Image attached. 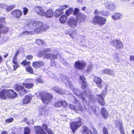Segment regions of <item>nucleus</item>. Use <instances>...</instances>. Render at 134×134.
<instances>
[{"mask_svg":"<svg viewBox=\"0 0 134 134\" xmlns=\"http://www.w3.org/2000/svg\"><path fill=\"white\" fill-rule=\"evenodd\" d=\"M25 27L28 26L30 27H34V32L40 33L41 31H45L48 29L49 27L47 25L43 24L41 22L38 21H28L26 22Z\"/></svg>","mask_w":134,"mask_h":134,"instance_id":"obj_1","label":"nucleus"},{"mask_svg":"<svg viewBox=\"0 0 134 134\" xmlns=\"http://www.w3.org/2000/svg\"><path fill=\"white\" fill-rule=\"evenodd\" d=\"M18 94L11 90H2L0 92V98L3 99H5L6 97L13 98L16 97Z\"/></svg>","mask_w":134,"mask_h":134,"instance_id":"obj_2","label":"nucleus"},{"mask_svg":"<svg viewBox=\"0 0 134 134\" xmlns=\"http://www.w3.org/2000/svg\"><path fill=\"white\" fill-rule=\"evenodd\" d=\"M38 97L41 99L43 102L47 104L51 101V99L52 98V96L50 94H48L45 92H42L39 93Z\"/></svg>","mask_w":134,"mask_h":134,"instance_id":"obj_3","label":"nucleus"},{"mask_svg":"<svg viewBox=\"0 0 134 134\" xmlns=\"http://www.w3.org/2000/svg\"><path fill=\"white\" fill-rule=\"evenodd\" d=\"M76 121L72 122L70 124V126L73 133H74L76 130L80 127L83 124V120L80 118L76 119Z\"/></svg>","mask_w":134,"mask_h":134,"instance_id":"obj_4","label":"nucleus"},{"mask_svg":"<svg viewBox=\"0 0 134 134\" xmlns=\"http://www.w3.org/2000/svg\"><path fill=\"white\" fill-rule=\"evenodd\" d=\"M75 100L74 101H73L74 103H76L77 104L75 106L72 104H70L69 107L71 109L74 110L76 112H79L78 111H82L83 110L82 107L81 106L79 101H78L76 98L74 97H73Z\"/></svg>","mask_w":134,"mask_h":134,"instance_id":"obj_5","label":"nucleus"},{"mask_svg":"<svg viewBox=\"0 0 134 134\" xmlns=\"http://www.w3.org/2000/svg\"><path fill=\"white\" fill-rule=\"evenodd\" d=\"M93 23L95 24H98L102 26L106 22V20L102 17L99 16H95L92 20Z\"/></svg>","mask_w":134,"mask_h":134,"instance_id":"obj_6","label":"nucleus"},{"mask_svg":"<svg viewBox=\"0 0 134 134\" xmlns=\"http://www.w3.org/2000/svg\"><path fill=\"white\" fill-rule=\"evenodd\" d=\"M60 77L61 81L63 82L67 87L70 88H72L73 86L72 82L68 77L63 74H61Z\"/></svg>","mask_w":134,"mask_h":134,"instance_id":"obj_7","label":"nucleus"},{"mask_svg":"<svg viewBox=\"0 0 134 134\" xmlns=\"http://www.w3.org/2000/svg\"><path fill=\"white\" fill-rule=\"evenodd\" d=\"M104 89L105 90L107 89L106 86H105ZM107 91L104 90L101 93V95L98 94L96 95V97L98 99V101L99 104H101L102 106H104L105 104L103 95H105Z\"/></svg>","mask_w":134,"mask_h":134,"instance_id":"obj_8","label":"nucleus"},{"mask_svg":"<svg viewBox=\"0 0 134 134\" xmlns=\"http://www.w3.org/2000/svg\"><path fill=\"white\" fill-rule=\"evenodd\" d=\"M5 23V18H1L0 19V34L1 33L5 34L8 31V28L4 26V24Z\"/></svg>","mask_w":134,"mask_h":134,"instance_id":"obj_9","label":"nucleus"},{"mask_svg":"<svg viewBox=\"0 0 134 134\" xmlns=\"http://www.w3.org/2000/svg\"><path fill=\"white\" fill-rule=\"evenodd\" d=\"M104 5L107 9L110 11H113L115 10L116 8L115 4L111 2H108L105 3Z\"/></svg>","mask_w":134,"mask_h":134,"instance_id":"obj_10","label":"nucleus"},{"mask_svg":"<svg viewBox=\"0 0 134 134\" xmlns=\"http://www.w3.org/2000/svg\"><path fill=\"white\" fill-rule=\"evenodd\" d=\"M73 91L75 94L79 98L82 99L84 102L86 101L85 96H84L81 90L76 88L73 89Z\"/></svg>","mask_w":134,"mask_h":134,"instance_id":"obj_11","label":"nucleus"},{"mask_svg":"<svg viewBox=\"0 0 134 134\" xmlns=\"http://www.w3.org/2000/svg\"><path fill=\"white\" fill-rule=\"evenodd\" d=\"M111 44L116 49H120L123 48L122 42L119 40H115L112 41Z\"/></svg>","mask_w":134,"mask_h":134,"instance_id":"obj_12","label":"nucleus"},{"mask_svg":"<svg viewBox=\"0 0 134 134\" xmlns=\"http://www.w3.org/2000/svg\"><path fill=\"white\" fill-rule=\"evenodd\" d=\"M16 91L18 92L20 96H23L25 93H26L27 91L24 87L22 86L17 85L15 86Z\"/></svg>","mask_w":134,"mask_h":134,"instance_id":"obj_13","label":"nucleus"},{"mask_svg":"<svg viewBox=\"0 0 134 134\" xmlns=\"http://www.w3.org/2000/svg\"><path fill=\"white\" fill-rule=\"evenodd\" d=\"M75 65L76 69L82 70L85 66L86 64L84 62L77 61L75 62Z\"/></svg>","mask_w":134,"mask_h":134,"instance_id":"obj_14","label":"nucleus"},{"mask_svg":"<svg viewBox=\"0 0 134 134\" xmlns=\"http://www.w3.org/2000/svg\"><path fill=\"white\" fill-rule=\"evenodd\" d=\"M68 25L72 28H75L77 26L76 21L73 18L69 19L68 21Z\"/></svg>","mask_w":134,"mask_h":134,"instance_id":"obj_15","label":"nucleus"},{"mask_svg":"<svg viewBox=\"0 0 134 134\" xmlns=\"http://www.w3.org/2000/svg\"><path fill=\"white\" fill-rule=\"evenodd\" d=\"M94 81L96 83L98 87L100 88H102L103 85H105L104 83H102V80L101 79L97 76H94Z\"/></svg>","mask_w":134,"mask_h":134,"instance_id":"obj_16","label":"nucleus"},{"mask_svg":"<svg viewBox=\"0 0 134 134\" xmlns=\"http://www.w3.org/2000/svg\"><path fill=\"white\" fill-rule=\"evenodd\" d=\"M80 81L82 83L81 88H85L87 87L88 85L86 81V79L83 75H81L80 76Z\"/></svg>","mask_w":134,"mask_h":134,"instance_id":"obj_17","label":"nucleus"},{"mask_svg":"<svg viewBox=\"0 0 134 134\" xmlns=\"http://www.w3.org/2000/svg\"><path fill=\"white\" fill-rule=\"evenodd\" d=\"M44 58L46 59H49L51 60H55L57 59V56L56 54L53 53H47L45 55Z\"/></svg>","mask_w":134,"mask_h":134,"instance_id":"obj_18","label":"nucleus"},{"mask_svg":"<svg viewBox=\"0 0 134 134\" xmlns=\"http://www.w3.org/2000/svg\"><path fill=\"white\" fill-rule=\"evenodd\" d=\"M76 19L78 22H83L85 20L86 16L82 13H79L77 15Z\"/></svg>","mask_w":134,"mask_h":134,"instance_id":"obj_19","label":"nucleus"},{"mask_svg":"<svg viewBox=\"0 0 134 134\" xmlns=\"http://www.w3.org/2000/svg\"><path fill=\"white\" fill-rule=\"evenodd\" d=\"M122 17V16L121 14L119 13H114L111 16L112 18L114 20L121 19Z\"/></svg>","mask_w":134,"mask_h":134,"instance_id":"obj_20","label":"nucleus"},{"mask_svg":"<svg viewBox=\"0 0 134 134\" xmlns=\"http://www.w3.org/2000/svg\"><path fill=\"white\" fill-rule=\"evenodd\" d=\"M52 89L53 91L59 94L62 95L64 94V91L60 87L57 86H55L53 87Z\"/></svg>","mask_w":134,"mask_h":134,"instance_id":"obj_21","label":"nucleus"},{"mask_svg":"<svg viewBox=\"0 0 134 134\" xmlns=\"http://www.w3.org/2000/svg\"><path fill=\"white\" fill-rule=\"evenodd\" d=\"M48 75L52 79L55 80L57 82H60V79L58 76L55 75L52 71H49L48 72Z\"/></svg>","mask_w":134,"mask_h":134,"instance_id":"obj_22","label":"nucleus"},{"mask_svg":"<svg viewBox=\"0 0 134 134\" xmlns=\"http://www.w3.org/2000/svg\"><path fill=\"white\" fill-rule=\"evenodd\" d=\"M36 134H46L41 127L39 126H35Z\"/></svg>","mask_w":134,"mask_h":134,"instance_id":"obj_23","label":"nucleus"},{"mask_svg":"<svg viewBox=\"0 0 134 134\" xmlns=\"http://www.w3.org/2000/svg\"><path fill=\"white\" fill-rule=\"evenodd\" d=\"M11 13L14 16L17 18H19L22 14L21 12L18 9L14 10Z\"/></svg>","mask_w":134,"mask_h":134,"instance_id":"obj_24","label":"nucleus"},{"mask_svg":"<svg viewBox=\"0 0 134 134\" xmlns=\"http://www.w3.org/2000/svg\"><path fill=\"white\" fill-rule=\"evenodd\" d=\"M34 9L37 14L42 16L44 15V11L41 7L38 6L36 7H35Z\"/></svg>","mask_w":134,"mask_h":134,"instance_id":"obj_25","label":"nucleus"},{"mask_svg":"<svg viewBox=\"0 0 134 134\" xmlns=\"http://www.w3.org/2000/svg\"><path fill=\"white\" fill-rule=\"evenodd\" d=\"M32 65L34 67L36 68H38L43 66L44 65V63L41 61H37L33 62Z\"/></svg>","mask_w":134,"mask_h":134,"instance_id":"obj_26","label":"nucleus"},{"mask_svg":"<svg viewBox=\"0 0 134 134\" xmlns=\"http://www.w3.org/2000/svg\"><path fill=\"white\" fill-rule=\"evenodd\" d=\"M17 59V56H15L12 59V61L13 63V67L14 70H15L19 66V65L18 64L16 60Z\"/></svg>","mask_w":134,"mask_h":134,"instance_id":"obj_27","label":"nucleus"},{"mask_svg":"<svg viewBox=\"0 0 134 134\" xmlns=\"http://www.w3.org/2000/svg\"><path fill=\"white\" fill-rule=\"evenodd\" d=\"M51 49L50 48H47L43 49L40 52L39 57H41L42 55L44 56L47 53V52H51Z\"/></svg>","mask_w":134,"mask_h":134,"instance_id":"obj_28","label":"nucleus"},{"mask_svg":"<svg viewBox=\"0 0 134 134\" xmlns=\"http://www.w3.org/2000/svg\"><path fill=\"white\" fill-rule=\"evenodd\" d=\"M102 72L103 73L109 75H113L115 74L113 71L109 69H107L104 70H102Z\"/></svg>","mask_w":134,"mask_h":134,"instance_id":"obj_29","label":"nucleus"},{"mask_svg":"<svg viewBox=\"0 0 134 134\" xmlns=\"http://www.w3.org/2000/svg\"><path fill=\"white\" fill-rule=\"evenodd\" d=\"M101 114L104 118H107L108 116V114L105 108H103L101 110Z\"/></svg>","mask_w":134,"mask_h":134,"instance_id":"obj_30","label":"nucleus"},{"mask_svg":"<svg viewBox=\"0 0 134 134\" xmlns=\"http://www.w3.org/2000/svg\"><path fill=\"white\" fill-rule=\"evenodd\" d=\"M64 12V11L62 10H60V9H58L55 10L54 15L56 17H58L60 15H61Z\"/></svg>","mask_w":134,"mask_h":134,"instance_id":"obj_31","label":"nucleus"},{"mask_svg":"<svg viewBox=\"0 0 134 134\" xmlns=\"http://www.w3.org/2000/svg\"><path fill=\"white\" fill-rule=\"evenodd\" d=\"M31 100V98L29 96H26L25 97L23 101L24 104H26L30 102Z\"/></svg>","mask_w":134,"mask_h":134,"instance_id":"obj_32","label":"nucleus"},{"mask_svg":"<svg viewBox=\"0 0 134 134\" xmlns=\"http://www.w3.org/2000/svg\"><path fill=\"white\" fill-rule=\"evenodd\" d=\"M53 12L52 10H48L46 13L45 14L44 13V16H46L47 17H51L53 16Z\"/></svg>","mask_w":134,"mask_h":134,"instance_id":"obj_33","label":"nucleus"},{"mask_svg":"<svg viewBox=\"0 0 134 134\" xmlns=\"http://www.w3.org/2000/svg\"><path fill=\"white\" fill-rule=\"evenodd\" d=\"M90 133L91 134V133H93V132L92 133L91 130H89L88 128L86 126H83V132L82 134H89Z\"/></svg>","mask_w":134,"mask_h":134,"instance_id":"obj_34","label":"nucleus"},{"mask_svg":"<svg viewBox=\"0 0 134 134\" xmlns=\"http://www.w3.org/2000/svg\"><path fill=\"white\" fill-rule=\"evenodd\" d=\"M23 85L24 87L28 89L32 88L34 86L33 84L31 83H23Z\"/></svg>","mask_w":134,"mask_h":134,"instance_id":"obj_35","label":"nucleus"},{"mask_svg":"<svg viewBox=\"0 0 134 134\" xmlns=\"http://www.w3.org/2000/svg\"><path fill=\"white\" fill-rule=\"evenodd\" d=\"M115 125L116 127H117L118 129L120 128V127H122V123L121 121L118 120H117L115 122Z\"/></svg>","mask_w":134,"mask_h":134,"instance_id":"obj_36","label":"nucleus"},{"mask_svg":"<svg viewBox=\"0 0 134 134\" xmlns=\"http://www.w3.org/2000/svg\"><path fill=\"white\" fill-rule=\"evenodd\" d=\"M67 20L66 17L65 15L61 16L59 20L60 22L62 23H65Z\"/></svg>","mask_w":134,"mask_h":134,"instance_id":"obj_37","label":"nucleus"},{"mask_svg":"<svg viewBox=\"0 0 134 134\" xmlns=\"http://www.w3.org/2000/svg\"><path fill=\"white\" fill-rule=\"evenodd\" d=\"M26 71L31 74H33V71L32 68L30 66H27L26 68Z\"/></svg>","mask_w":134,"mask_h":134,"instance_id":"obj_38","label":"nucleus"},{"mask_svg":"<svg viewBox=\"0 0 134 134\" xmlns=\"http://www.w3.org/2000/svg\"><path fill=\"white\" fill-rule=\"evenodd\" d=\"M36 43L38 45H43L45 44V43L43 41L40 40H36Z\"/></svg>","mask_w":134,"mask_h":134,"instance_id":"obj_39","label":"nucleus"},{"mask_svg":"<svg viewBox=\"0 0 134 134\" xmlns=\"http://www.w3.org/2000/svg\"><path fill=\"white\" fill-rule=\"evenodd\" d=\"M73 8H71L69 9L68 10H66L65 13L67 16H68L70 14H72L73 12Z\"/></svg>","mask_w":134,"mask_h":134,"instance_id":"obj_40","label":"nucleus"},{"mask_svg":"<svg viewBox=\"0 0 134 134\" xmlns=\"http://www.w3.org/2000/svg\"><path fill=\"white\" fill-rule=\"evenodd\" d=\"M85 94L86 96H88L89 98L90 97L91 92L89 90H86L85 91Z\"/></svg>","mask_w":134,"mask_h":134,"instance_id":"obj_41","label":"nucleus"},{"mask_svg":"<svg viewBox=\"0 0 134 134\" xmlns=\"http://www.w3.org/2000/svg\"><path fill=\"white\" fill-rule=\"evenodd\" d=\"M15 7V5H11L7 6L6 7V9L7 11H9L13 9Z\"/></svg>","mask_w":134,"mask_h":134,"instance_id":"obj_42","label":"nucleus"},{"mask_svg":"<svg viewBox=\"0 0 134 134\" xmlns=\"http://www.w3.org/2000/svg\"><path fill=\"white\" fill-rule=\"evenodd\" d=\"M62 105L61 101H58L56 102L54 104V106L56 107H60Z\"/></svg>","mask_w":134,"mask_h":134,"instance_id":"obj_43","label":"nucleus"},{"mask_svg":"<svg viewBox=\"0 0 134 134\" xmlns=\"http://www.w3.org/2000/svg\"><path fill=\"white\" fill-rule=\"evenodd\" d=\"M23 65L26 66L29 65L30 64V62L29 61L27 62L26 60H24L21 63Z\"/></svg>","mask_w":134,"mask_h":134,"instance_id":"obj_44","label":"nucleus"},{"mask_svg":"<svg viewBox=\"0 0 134 134\" xmlns=\"http://www.w3.org/2000/svg\"><path fill=\"white\" fill-rule=\"evenodd\" d=\"M30 132V129L28 127L25 128L24 131V134H29Z\"/></svg>","mask_w":134,"mask_h":134,"instance_id":"obj_45","label":"nucleus"},{"mask_svg":"<svg viewBox=\"0 0 134 134\" xmlns=\"http://www.w3.org/2000/svg\"><path fill=\"white\" fill-rule=\"evenodd\" d=\"M93 65L90 64L87 67V72H89L91 71L93 69Z\"/></svg>","mask_w":134,"mask_h":134,"instance_id":"obj_46","label":"nucleus"},{"mask_svg":"<svg viewBox=\"0 0 134 134\" xmlns=\"http://www.w3.org/2000/svg\"><path fill=\"white\" fill-rule=\"evenodd\" d=\"M74 14L76 16V17L77 15L79 13H81L79 12V10L77 8H76L74 10L73 12Z\"/></svg>","mask_w":134,"mask_h":134,"instance_id":"obj_47","label":"nucleus"},{"mask_svg":"<svg viewBox=\"0 0 134 134\" xmlns=\"http://www.w3.org/2000/svg\"><path fill=\"white\" fill-rule=\"evenodd\" d=\"M62 105L64 108L66 107L67 106V104L66 102L64 100L61 101Z\"/></svg>","mask_w":134,"mask_h":134,"instance_id":"obj_48","label":"nucleus"},{"mask_svg":"<svg viewBox=\"0 0 134 134\" xmlns=\"http://www.w3.org/2000/svg\"><path fill=\"white\" fill-rule=\"evenodd\" d=\"M36 81L39 83H42L43 81L40 77H38L36 79Z\"/></svg>","mask_w":134,"mask_h":134,"instance_id":"obj_49","label":"nucleus"},{"mask_svg":"<svg viewBox=\"0 0 134 134\" xmlns=\"http://www.w3.org/2000/svg\"><path fill=\"white\" fill-rule=\"evenodd\" d=\"M100 11L98 9H96L94 12V14L95 16H99L100 15Z\"/></svg>","mask_w":134,"mask_h":134,"instance_id":"obj_50","label":"nucleus"},{"mask_svg":"<svg viewBox=\"0 0 134 134\" xmlns=\"http://www.w3.org/2000/svg\"><path fill=\"white\" fill-rule=\"evenodd\" d=\"M67 6V5H62L60 6V8L59 9L60 10H62L63 11V10L65 9Z\"/></svg>","mask_w":134,"mask_h":134,"instance_id":"obj_51","label":"nucleus"},{"mask_svg":"<svg viewBox=\"0 0 134 134\" xmlns=\"http://www.w3.org/2000/svg\"><path fill=\"white\" fill-rule=\"evenodd\" d=\"M60 61L64 64L65 65H66V61L64 59L62 58H60Z\"/></svg>","mask_w":134,"mask_h":134,"instance_id":"obj_52","label":"nucleus"},{"mask_svg":"<svg viewBox=\"0 0 134 134\" xmlns=\"http://www.w3.org/2000/svg\"><path fill=\"white\" fill-rule=\"evenodd\" d=\"M13 120V118H10L6 119L5 121L8 123H9L12 122Z\"/></svg>","mask_w":134,"mask_h":134,"instance_id":"obj_53","label":"nucleus"},{"mask_svg":"<svg viewBox=\"0 0 134 134\" xmlns=\"http://www.w3.org/2000/svg\"><path fill=\"white\" fill-rule=\"evenodd\" d=\"M103 134H108L107 129L105 127H103Z\"/></svg>","mask_w":134,"mask_h":134,"instance_id":"obj_54","label":"nucleus"},{"mask_svg":"<svg viewBox=\"0 0 134 134\" xmlns=\"http://www.w3.org/2000/svg\"><path fill=\"white\" fill-rule=\"evenodd\" d=\"M23 13L24 15H26L27 14V13L28 11V9L26 8H23Z\"/></svg>","mask_w":134,"mask_h":134,"instance_id":"obj_55","label":"nucleus"},{"mask_svg":"<svg viewBox=\"0 0 134 134\" xmlns=\"http://www.w3.org/2000/svg\"><path fill=\"white\" fill-rule=\"evenodd\" d=\"M118 129L120 130L121 134H125V132L123 130L122 127H120V128Z\"/></svg>","mask_w":134,"mask_h":134,"instance_id":"obj_56","label":"nucleus"},{"mask_svg":"<svg viewBox=\"0 0 134 134\" xmlns=\"http://www.w3.org/2000/svg\"><path fill=\"white\" fill-rule=\"evenodd\" d=\"M7 7L6 5L4 4H0V7L3 8H6Z\"/></svg>","mask_w":134,"mask_h":134,"instance_id":"obj_57","label":"nucleus"},{"mask_svg":"<svg viewBox=\"0 0 134 134\" xmlns=\"http://www.w3.org/2000/svg\"><path fill=\"white\" fill-rule=\"evenodd\" d=\"M92 129L93 130V133H91V134H98V132L97 130L95 129L94 127H93Z\"/></svg>","mask_w":134,"mask_h":134,"instance_id":"obj_58","label":"nucleus"},{"mask_svg":"<svg viewBox=\"0 0 134 134\" xmlns=\"http://www.w3.org/2000/svg\"><path fill=\"white\" fill-rule=\"evenodd\" d=\"M33 56L31 55H27L26 56V58L28 60H30L32 58Z\"/></svg>","mask_w":134,"mask_h":134,"instance_id":"obj_59","label":"nucleus"},{"mask_svg":"<svg viewBox=\"0 0 134 134\" xmlns=\"http://www.w3.org/2000/svg\"><path fill=\"white\" fill-rule=\"evenodd\" d=\"M46 131L49 134H53L52 130L49 129H47Z\"/></svg>","mask_w":134,"mask_h":134,"instance_id":"obj_60","label":"nucleus"},{"mask_svg":"<svg viewBox=\"0 0 134 134\" xmlns=\"http://www.w3.org/2000/svg\"><path fill=\"white\" fill-rule=\"evenodd\" d=\"M130 59L131 61H134V56L131 55L130 57Z\"/></svg>","mask_w":134,"mask_h":134,"instance_id":"obj_61","label":"nucleus"},{"mask_svg":"<svg viewBox=\"0 0 134 134\" xmlns=\"http://www.w3.org/2000/svg\"><path fill=\"white\" fill-rule=\"evenodd\" d=\"M29 33H30L27 31H25L23 32V34H24V35H28Z\"/></svg>","mask_w":134,"mask_h":134,"instance_id":"obj_62","label":"nucleus"},{"mask_svg":"<svg viewBox=\"0 0 134 134\" xmlns=\"http://www.w3.org/2000/svg\"><path fill=\"white\" fill-rule=\"evenodd\" d=\"M43 128L45 129L46 131V130L47 129H48V127H47V126L45 125H43Z\"/></svg>","mask_w":134,"mask_h":134,"instance_id":"obj_63","label":"nucleus"},{"mask_svg":"<svg viewBox=\"0 0 134 134\" xmlns=\"http://www.w3.org/2000/svg\"><path fill=\"white\" fill-rule=\"evenodd\" d=\"M115 60L117 61L118 62H119L120 61V60L118 58V57H116V58H115Z\"/></svg>","mask_w":134,"mask_h":134,"instance_id":"obj_64","label":"nucleus"}]
</instances>
